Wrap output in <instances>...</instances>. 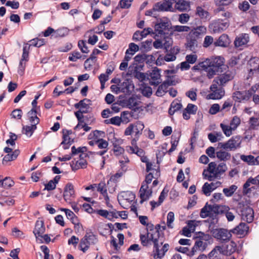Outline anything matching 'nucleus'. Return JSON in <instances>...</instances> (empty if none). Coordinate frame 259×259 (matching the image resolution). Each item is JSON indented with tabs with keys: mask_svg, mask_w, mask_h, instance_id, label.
<instances>
[{
	"mask_svg": "<svg viewBox=\"0 0 259 259\" xmlns=\"http://www.w3.org/2000/svg\"><path fill=\"white\" fill-rule=\"evenodd\" d=\"M208 202H207L205 205L201 209L200 215L202 218H205L207 217H212L213 218V213L211 212V210L209 209V207H208Z\"/></svg>",
	"mask_w": 259,
	"mask_h": 259,
	"instance_id": "c9c22d12",
	"label": "nucleus"
},
{
	"mask_svg": "<svg viewBox=\"0 0 259 259\" xmlns=\"http://www.w3.org/2000/svg\"><path fill=\"white\" fill-rule=\"evenodd\" d=\"M63 141L61 143V145H63L64 149H68L70 145L73 143V139H71L69 136L67 135L65 133H63Z\"/></svg>",
	"mask_w": 259,
	"mask_h": 259,
	"instance_id": "7c9ffc66",
	"label": "nucleus"
},
{
	"mask_svg": "<svg viewBox=\"0 0 259 259\" xmlns=\"http://www.w3.org/2000/svg\"><path fill=\"white\" fill-rule=\"evenodd\" d=\"M97 145L99 149H106L108 146V142L103 139V138H101L100 140H96Z\"/></svg>",
	"mask_w": 259,
	"mask_h": 259,
	"instance_id": "6e6d98bb",
	"label": "nucleus"
},
{
	"mask_svg": "<svg viewBox=\"0 0 259 259\" xmlns=\"http://www.w3.org/2000/svg\"><path fill=\"white\" fill-rule=\"evenodd\" d=\"M134 61L136 62V63H143L146 60V54L145 53L142 54H138L134 57Z\"/></svg>",
	"mask_w": 259,
	"mask_h": 259,
	"instance_id": "bf43d9fd",
	"label": "nucleus"
},
{
	"mask_svg": "<svg viewBox=\"0 0 259 259\" xmlns=\"http://www.w3.org/2000/svg\"><path fill=\"white\" fill-rule=\"evenodd\" d=\"M240 158L242 160L247 162L249 165H254V157L251 155H241Z\"/></svg>",
	"mask_w": 259,
	"mask_h": 259,
	"instance_id": "49530a36",
	"label": "nucleus"
},
{
	"mask_svg": "<svg viewBox=\"0 0 259 259\" xmlns=\"http://www.w3.org/2000/svg\"><path fill=\"white\" fill-rule=\"evenodd\" d=\"M154 27L155 31L158 34L165 35L169 34L168 31L172 29V27L171 26L170 21L168 20L164 21L160 19V22L155 24Z\"/></svg>",
	"mask_w": 259,
	"mask_h": 259,
	"instance_id": "6e6552de",
	"label": "nucleus"
},
{
	"mask_svg": "<svg viewBox=\"0 0 259 259\" xmlns=\"http://www.w3.org/2000/svg\"><path fill=\"white\" fill-rule=\"evenodd\" d=\"M189 6V2L185 0H179L175 6L176 8L181 12L187 10Z\"/></svg>",
	"mask_w": 259,
	"mask_h": 259,
	"instance_id": "72a5a7b5",
	"label": "nucleus"
},
{
	"mask_svg": "<svg viewBox=\"0 0 259 259\" xmlns=\"http://www.w3.org/2000/svg\"><path fill=\"white\" fill-rule=\"evenodd\" d=\"M216 157L220 161H227L230 159L231 155L228 152L220 150L216 152Z\"/></svg>",
	"mask_w": 259,
	"mask_h": 259,
	"instance_id": "f704fd0d",
	"label": "nucleus"
},
{
	"mask_svg": "<svg viewBox=\"0 0 259 259\" xmlns=\"http://www.w3.org/2000/svg\"><path fill=\"white\" fill-rule=\"evenodd\" d=\"M91 101L88 99L82 100V114L83 113H90L92 111L91 107Z\"/></svg>",
	"mask_w": 259,
	"mask_h": 259,
	"instance_id": "2f4dec72",
	"label": "nucleus"
},
{
	"mask_svg": "<svg viewBox=\"0 0 259 259\" xmlns=\"http://www.w3.org/2000/svg\"><path fill=\"white\" fill-rule=\"evenodd\" d=\"M148 185L146 184V183L143 182L139 191L140 197L141 198L140 202L141 204L143 203L145 201L148 200L150 197L152 195V190L148 189Z\"/></svg>",
	"mask_w": 259,
	"mask_h": 259,
	"instance_id": "9d476101",
	"label": "nucleus"
},
{
	"mask_svg": "<svg viewBox=\"0 0 259 259\" xmlns=\"http://www.w3.org/2000/svg\"><path fill=\"white\" fill-rule=\"evenodd\" d=\"M125 103L127 104V106H128L129 108H134L135 111H136V109H139L137 107L138 103L136 101V99L133 97H130L127 100L125 101Z\"/></svg>",
	"mask_w": 259,
	"mask_h": 259,
	"instance_id": "a19ab883",
	"label": "nucleus"
},
{
	"mask_svg": "<svg viewBox=\"0 0 259 259\" xmlns=\"http://www.w3.org/2000/svg\"><path fill=\"white\" fill-rule=\"evenodd\" d=\"M122 121V119L119 116H114L113 117L109 119L105 120L104 122L106 124H111L115 125H120L121 122Z\"/></svg>",
	"mask_w": 259,
	"mask_h": 259,
	"instance_id": "37998d69",
	"label": "nucleus"
},
{
	"mask_svg": "<svg viewBox=\"0 0 259 259\" xmlns=\"http://www.w3.org/2000/svg\"><path fill=\"white\" fill-rule=\"evenodd\" d=\"M228 149L230 150H233L236 149L237 147H240L241 143L240 137L239 136H236L232 137L228 141Z\"/></svg>",
	"mask_w": 259,
	"mask_h": 259,
	"instance_id": "aec40b11",
	"label": "nucleus"
},
{
	"mask_svg": "<svg viewBox=\"0 0 259 259\" xmlns=\"http://www.w3.org/2000/svg\"><path fill=\"white\" fill-rule=\"evenodd\" d=\"M20 150L17 149L15 150L12 153L6 154L3 159V164H5L8 162L15 160L17 158L18 156L20 154Z\"/></svg>",
	"mask_w": 259,
	"mask_h": 259,
	"instance_id": "cd10ccee",
	"label": "nucleus"
},
{
	"mask_svg": "<svg viewBox=\"0 0 259 259\" xmlns=\"http://www.w3.org/2000/svg\"><path fill=\"white\" fill-rule=\"evenodd\" d=\"M123 195H122V197L125 199L127 200L128 201H132L133 199L135 198V195L131 191H126L123 192Z\"/></svg>",
	"mask_w": 259,
	"mask_h": 259,
	"instance_id": "052dcab7",
	"label": "nucleus"
},
{
	"mask_svg": "<svg viewBox=\"0 0 259 259\" xmlns=\"http://www.w3.org/2000/svg\"><path fill=\"white\" fill-rule=\"evenodd\" d=\"M222 252V248L217 246L208 253L207 257L209 259H221Z\"/></svg>",
	"mask_w": 259,
	"mask_h": 259,
	"instance_id": "bb28decb",
	"label": "nucleus"
},
{
	"mask_svg": "<svg viewBox=\"0 0 259 259\" xmlns=\"http://www.w3.org/2000/svg\"><path fill=\"white\" fill-rule=\"evenodd\" d=\"M201 67L207 72L209 78H211L217 74L224 72L228 68L224 64V58L220 56L206 59L202 63Z\"/></svg>",
	"mask_w": 259,
	"mask_h": 259,
	"instance_id": "f257e3e1",
	"label": "nucleus"
},
{
	"mask_svg": "<svg viewBox=\"0 0 259 259\" xmlns=\"http://www.w3.org/2000/svg\"><path fill=\"white\" fill-rule=\"evenodd\" d=\"M240 123V118L237 116H235L230 122V125L232 127L233 130H235L237 126Z\"/></svg>",
	"mask_w": 259,
	"mask_h": 259,
	"instance_id": "0e129e2a",
	"label": "nucleus"
},
{
	"mask_svg": "<svg viewBox=\"0 0 259 259\" xmlns=\"http://www.w3.org/2000/svg\"><path fill=\"white\" fill-rule=\"evenodd\" d=\"M215 189V187H211L210 185L207 182L204 184L202 187V191L203 193L206 196L210 195L211 192Z\"/></svg>",
	"mask_w": 259,
	"mask_h": 259,
	"instance_id": "79ce46f5",
	"label": "nucleus"
},
{
	"mask_svg": "<svg viewBox=\"0 0 259 259\" xmlns=\"http://www.w3.org/2000/svg\"><path fill=\"white\" fill-rule=\"evenodd\" d=\"M229 26L228 23L222 19H218L210 23L209 29L213 33H219L225 30Z\"/></svg>",
	"mask_w": 259,
	"mask_h": 259,
	"instance_id": "1a4fd4ad",
	"label": "nucleus"
},
{
	"mask_svg": "<svg viewBox=\"0 0 259 259\" xmlns=\"http://www.w3.org/2000/svg\"><path fill=\"white\" fill-rule=\"evenodd\" d=\"M190 34L196 37H200L206 32V28L204 26H199L190 30Z\"/></svg>",
	"mask_w": 259,
	"mask_h": 259,
	"instance_id": "b1692460",
	"label": "nucleus"
},
{
	"mask_svg": "<svg viewBox=\"0 0 259 259\" xmlns=\"http://www.w3.org/2000/svg\"><path fill=\"white\" fill-rule=\"evenodd\" d=\"M253 87L247 91H235L232 95L233 100L236 102H241L244 101H248L254 92Z\"/></svg>",
	"mask_w": 259,
	"mask_h": 259,
	"instance_id": "0eeeda50",
	"label": "nucleus"
},
{
	"mask_svg": "<svg viewBox=\"0 0 259 259\" xmlns=\"http://www.w3.org/2000/svg\"><path fill=\"white\" fill-rule=\"evenodd\" d=\"M172 29L177 32H188L191 30V28L188 26L175 25L172 26Z\"/></svg>",
	"mask_w": 259,
	"mask_h": 259,
	"instance_id": "864d4df0",
	"label": "nucleus"
},
{
	"mask_svg": "<svg viewBox=\"0 0 259 259\" xmlns=\"http://www.w3.org/2000/svg\"><path fill=\"white\" fill-rule=\"evenodd\" d=\"M236 243L233 241H231L229 244L226 245V251L229 253V254H231L234 252L236 250Z\"/></svg>",
	"mask_w": 259,
	"mask_h": 259,
	"instance_id": "5fc2aeb1",
	"label": "nucleus"
},
{
	"mask_svg": "<svg viewBox=\"0 0 259 259\" xmlns=\"http://www.w3.org/2000/svg\"><path fill=\"white\" fill-rule=\"evenodd\" d=\"M161 70L157 67H154L151 72L149 73V76L152 81H150L149 83L151 85L157 86L161 81L160 72Z\"/></svg>",
	"mask_w": 259,
	"mask_h": 259,
	"instance_id": "4468645a",
	"label": "nucleus"
},
{
	"mask_svg": "<svg viewBox=\"0 0 259 259\" xmlns=\"http://www.w3.org/2000/svg\"><path fill=\"white\" fill-rule=\"evenodd\" d=\"M225 95V90L223 88L213 91L207 95L208 98L212 100L221 99Z\"/></svg>",
	"mask_w": 259,
	"mask_h": 259,
	"instance_id": "393cba45",
	"label": "nucleus"
},
{
	"mask_svg": "<svg viewBox=\"0 0 259 259\" xmlns=\"http://www.w3.org/2000/svg\"><path fill=\"white\" fill-rule=\"evenodd\" d=\"M79 159L76 160L74 159L70 163V166L73 170H75L81 168V154L79 155Z\"/></svg>",
	"mask_w": 259,
	"mask_h": 259,
	"instance_id": "de8ad7c7",
	"label": "nucleus"
},
{
	"mask_svg": "<svg viewBox=\"0 0 259 259\" xmlns=\"http://www.w3.org/2000/svg\"><path fill=\"white\" fill-rule=\"evenodd\" d=\"M196 14L203 21H208L210 18V15L209 13L201 7H197Z\"/></svg>",
	"mask_w": 259,
	"mask_h": 259,
	"instance_id": "a878e982",
	"label": "nucleus"
},
{
	"mask_svg": "<svg viewBox=\"0 0 259 259\" xmlns=\"http://www.w3.org/2000/svg\"><path fill=\"white\" fill-rule=\"evenodd\" d=\"M141 93L146 97L149 98L152 94V89L150 86L145 84L141 90Z\"/></svg>",
	"mask_w": 259,
	"mask_h": 259,
	"instance_id": "8fccbe9b",
	"label": "nucleus"
},
{
	"mask_svg": "<svg viewBox=\"0 0 259 259\" xmlns=\"http://www.w3.org/2000/svg\"><path fill=\"white\" fill-rule=\"evenodd\" d=\"M172 85V81L169 80H166L163 81L158 87L155 95L158 97L163 96L165 93L168 86Z\"/></svg>",
	"mask_w": 259,
	"mask_h": 259,
	"instance_id": "a211bd4d",
	"label": "nucleus"
},
{
	"mask_svg": "<svg viewBox=\"0 0 259 259\" xmlns=\"http://www.w3.org/2000/svg\"><path fill=\"white\" fill-rule=\"evenodd\" d=\"M227 167L226 164L224 163H221L219 164L218 167L216 166L215 172L213 175H208L206 173V170L205 169L203 170L202 175L203 178L207 179L209 181H212L214 179H221V176L227 170Z\"/></svg>",
	"mask_w": 259,
	"mask_h": 259,
	"instance_id": "423d86ee",
	"label": "nucleus"
},
{
	"mask_svg": "<svg viewBox=\"0 0 259 259\" xmlns=\"http://www.w3.org/2000/svg\"><path fill=\"white\" fill-rule=\"evenodd\" d=\"M68 33V30L66 28H62L58 29L54 31V33L52 36H54L55 37H64L67 35Z\"/></svg>",
	"mask_w": 259,
	"mask_h": 259,
	"instance_id": "c03bdc74",
	"label": "nucleus"
},
{
	"mask_svg": "<svg viewBox=\"0 0 259 259\" xmlns=\"http://www.w3.org/2000/svg\"><path fill=\"white\" fill-rule=\"evenodd\" d=\"M164 241V238H162V241L161 240H157L156 239H154L152 241V244H153V252H155L154 254V257L155 259H162V258L165 255V253L168 251L169 245L168 243H165L163 244L162 248L159 249L160 245H162Z\"/></svg>",
	"mask_w": 259,
	"mask_h": 259,
	"instance_id": "20e7f679",
	"label": "nucleus"
},
{
	"mask_svg": "<svg viewBox=\"0 0 259 259\" xmlns=\"http://www.w3.org/2000/svg\"><path fill=\"white\" fill-rule=\"evenodd\" d=\"M113 146L114 147L113 151L115 155H116V156L120 155L124 152V149L122 147H121V146L118 145L116 143H115V142L113 143Z\"/></svg>",
	"mask_w": 259,
	"mask_h": 259,
	"instance_id": "4d7b16f0",
	"label": "nucleus"
},
{
	"mask_svg": "<svg viewBox=\"0 0 259 259\" xmlns=\"http://www.w3.org/2000/svg\"><path fill=\"white\" fill-rule=\"evenodd\" d=\"M237 211L241 216V219L248 223H251L254 219L253 209L245 204L244 201L239 202L237 206Z\"/></svg>",
	"mask_w": 259,
	"mask_h": 259,
	"instance_id": "7ed1b4c3",
	"label": "nucleus"
},
{
	"mask_svg": "<svg viewBox=\"0 0 259 259\" xmlns=\"http://www.w3.org/2000/svg\"><path fill=\"white\" fill-rule=\"evenodd\" d=\"M175 219L174 213L172 211H169L167 215V226L169 228H172L173 227L171 226V223L174 222Z\"/></svg>",
	"mask_w": 259,
	"mask_h": 259,
	"instance_id": "680f3d73",
	"label": "nucleus"
},
{
	"mask_svg": "<svg viewBox=\"0 0 259 259\" xmlns=\"http://www.w3.org/2000/svg\"><path fill=\"white\" fill-rule=\"evenodd\" d=\"M208 207H209V209L211 210V212L213 213V217H215L219 214L225 215L226 211L230 210L228 206L218 204H210L208 205ZM213 219H214V218H213Z\"/></svg>",
	"mask_w": 259,
	"mask_h": 259,
	"instance_id": "ddd939ff",
	"label": "nucleus"
},
{
	"mask_svg": "<svg viewBox=\"0 0 259 259\" xmlns=\"http://www.w3.org/2000/svg\"><path fill=\"white\" fill-rule=\"evenodd\" d=\"M22 114L23 112L21 109H16L12 111L11 115L14 118L20 119L22 116Z\"/></svg>",
	"mask_w": 259,
	"mask_h": 259,
	"instance_id": "774afa93",
	"label": "nucleus"
},
{
	"mask_svg": "<svg viewBox=\"0 0 259 259\" xmlns=\"http://www.w3.org/2000/svg\"><path fill=\"white\" fill-rule=\"evenodd\" d=\"M220 126L223 133L227 137H229L232 135V131L233 130L231 126H229L223 123H221Z\"/></svg>",
	"mask_w": 259,
	"mask_h": 259,
	"instance_id": "603ef678",
	"label": "nucleus"
},
{
	"mask_svg": "<svg viewBox=\"0 0 259 259\" xmlns=\"http://www.w3.org/2000/svg\"><path fill=\"white\" fill-rule=\"evenodd\" d=\"M105 133L104 132L99 130H95L88 136V139L93 140H100L101 138H104Z\"/></svg>",
	"mask_w": 259,
	"mask_h": 259,
	"instance_id": "c85d7f7f",
	"label": "nucleus"
},
{
	"mask_svg": "<svg viewBox=\"0 0 259 259\" xmlns=\"http://www.w3.org/2000/svg\"><path fill=\"white\" fill-rule=\"evenodd\" d=\"M221 73L218 74L219 76L217 77L220 81V84L221 86H224L227 82L231 80L233 78L232 72L228 70V68Z\"/></svg>",
	"mask_w": 259,
	"mask_h": 259,
	"instance_id": "dca6fc26",
	"label": "nucleus"
},
{
	"mask_svg": "<svg viewBox=\"0 0 259 259\" xmlns=\"http://www.w3.org/2000/svg\"><path fill=\"white\" fill-rule=\"evenodd\" d=\"M45 227L43 221H37L35 225V228L33 230V233L36 238L38 237L41 236L42 234L45 232Z\"/></svg>",
	"mask_w": 259,
	"mask_h": 259,
	"instance_id": "4be33fe9",
	"label": "nucleus"
},
{
	"mask_svg": "<svg viewBox=\"0 0 259 259\" xmlns=\"http://www.w3.org/2000/svg\"><path fill=\"white\" fill-rule=\"evenodd\" d=\"M197 46V40L195 37H191L190 39H187V42L186 47L189 48L190 50L193 51L195 47Z\"/></svg>",
	"mask_w": 259,
	"mask_h": 259,
	"instance_id": "a18cd8bd",
	"label": "nucleus"
},
{
	"mask_svg": "<svg viewBox=\"0 0 259 259\" xmlns=\"http://www.w3.org/2000/svg\"><path fill=\"white\" fill-rule=\"evenodd\" d=\"M139 50V47L134 42H131L129 44L128 49L126 50L125 54H130V52H133L135 53Z\"/></svg>",
	"mask_w": 259,
	"mask_h": 259,
	"instance_id": "e2e57ef3",
	"label": "nucleus"
},
{
	"mask_svg": "<svg viewBox=\"0 0 259 259\" xmlns=\"http://www.w3.org/2000/svg\"><path fill=\"white\" fill-rule=\"evenodd\" d=\"M133 74L135 78L138 79L140 82H143L144 81L149 79V78L146 76V73L141 72L139 71L133 70Z\"/></svg>",
	"mask_w": 259,
	"mask_h": 259,
	"instance_id": "58836bf2",
	"label": "nucleus"
},
{
	"mask_svg": "<svg viewBox=\"0 0 259 259\" xmlns=\"http://www.w3.org/2000/svg\"><path fill=\"white\" fill-rule=\"evenodd\" d=\"M120 92L126 95H130L134 88L133 81L130 79H126L120 84Z\"/></svg>",
	"mask_w": 259,
	"mask_h": 259,
	"instance_id": "2eb2a0df",
	"label": "nucleus"
},
{
	"mask_svg": "<svg viewBox=\"0 0 259 259\" xmlns=\"http://www.w3.org/2000/svg\"><path fill=\"white\" fill-rule=\"evenodd\" d=\"M82 239V245H85L84 247H82V251L85 252L91 244H94L97 241L96 236L92 232L87 233L84 238Z\"/></svg>",
	"mask_w": 259,
	"mask_h": 259,
	"instance_id": "9b49d317",
	"label": "nucleus"
},
{
	"mask_svg": "<svg viewBox=\"0 0 259 259\" xmlns=\"http://www.w3.org/2000/svg\"><path fill=\"white\" fill-rule=\"evenodd\" d=\"M172 3L169 0H163L155 3L153 10L158 12L171 11Z\"/></svg>",
	"mask_w": 259,
	"mask_h": 259,
	"instance_id": "f8f14e48",
	"label": "nucleus"
},
{
	"mask_svg": "<svg viewBox=\"0 0 259 259\" xmlns=\"http://www.w3.org/2000/svg\"><path fill=\"white\" fill-rule=\"evenodd\" d=\"M249 40V37L247 34L243 33L239 37L236 38L234 45L236 47H242L246 45Z\"/></svg>",
	"mask_w": 259,
	"mask_h": 259,
	"instance_id": "5701e85b",
	"label": "nucleus"
},
{
	"mask_svg": "<svg viewBox=\"0 0 259 259\" xmlns=\"http://www.w3.org/2000/svg\"><path fill=\"white\" fill-rule=\"evenodd\" d=\"M161 226L160 224H157L154 227V231L151 234L148 233L147 234H140V240L141 244L143 246L148 247L152 244V241L154 239L161 240L162 241V238H164L163 232H160Z\"/></svg>",
	"mask_w": 259,
	"mask_h": 259,
	"instance_id": "f03ea898",
	"label": "nucleus"
},
{
	"mask_svg": "<svg viewBox=\"0 0 259 259\" xmlns=\"http://www.w3.org/2000/svg\"><path fill=\"white\" fill-rule=\"evenodd\" d=\"M237 189V186L235 185H232L229 188H224L223 190V192L226 197H231L234 194V192L236 191Z\"/></svg>",
	"mask_w": 259,
	"mask_h": 259,
	"instance_id": "ea45409f",
	"label": "nucleus"
},
{
	"mask_svg": "<svg viewBox=\"0 0 259 259\" xmlns=\"http://www.w3.org/2000/svg\"><path fill=\"white\" fill-rule=\"evenodd\" d=\"M27 116L31 123H34L35 120H37V122H39V119L37 116V109H31L27 113Z\"/></svg>",
	"mask_w": 259,
	"mask_h": 259,
	"instance_id": "e433bc0d",
	"label": "nucleus"
},
{
	"mask_svg": "<svg viewBox=\"0 0 259 259\" xmlns=\"http://www.w3.org/2000/svg\"><path fill=\"white\" fill-rule=\"evenodd\" d=\"M133 0H120L119 2L118 5L120 6L122 9H128L131 6V3Z\"/></svg>",
	"mask_w": 259,
	"mask_h": 259,
	"instance_id": "69168bd1",
	"label": "nucleus"
},
{
	"mask_svg": "<svg viewBox=\"0 0 259 259\" xmlns=\"http://www.w3.org/2000/svg\"><path fill=\"white\" fill-rule=\"evenodd\" d=\"M249 230V227L244 223H240L238 226L231 230L234 234L244 235Z\"/></svg>",
	"mask_w": 259,
	"mask_h": 259,
	"instance_id": "6ab92c4d",
	"label": "nucleus"
},
{
	"mask_svg": "<svg viewBox=\"0 0 259 259\" xmlns=\"http://www.w3.org/2000/svg\"><path fill=\"white\" fill-rule=\"evenodd\" d=\"M250 127L252 129H255L256 127L259 126L258 118L251 117L249 119Z\"/></svg>",
	"mask_w": 259,
	"mask_h": 259,
	"instance_id": "338daca9",
	"label": "nucleus"
},
{
	"mask_svg": "<svg viewBox=\"0 0 259 259\" xmlns=\"http://www.w3.org/2000/svg\"><path fill=\"white\" fill-rule=\"evenodd\" d=\"M231 233V231H228L224 228L214 229L211 231L212 236L222 243L230 240L232 237Z\"/></svg>",
	"mask_w": 259,
	"mask_h": 259,
	"instance_id": "39448f33",
	"label": "nucleus"
},
{
	"mask_svg": "<svg viewBox=\"0 0 259 259\" xmlns=\"http://www.w3.org/2000/svg\"><path fill=\"white\" fill-rule=\"evenodd\" d=\"M74 107L76 109H79L78 111L75 112V115L77 118L78 123L74 127V130H77L81 126V100L79 101L78 103L74 104Z\"/></svg>",
	"mask_w": 259,
	"mask_h": 259,
	"instance_id": "c756f323",
	"label": "nucleus"
},
{
	"mask_svg": "<svg viewBox=\"0 0 259 259\" xmlns=\"http://www.w3.org/2000/svg\"><path fill=\"white\" fill-rule=\"evenodd\" d=\"M198 107L196 105L189 103L187 107L184 109L186 110L189 114H195L197 111Z\"/></svg>",
	"mask_w": 259,
	"mask_h": 259,
	"instance_id": "3c124183",
	"label": "nucleus"
},
{
	"mask_svg": "<svg viewBox=\"0 0 259 259\" xmlns=\"http://www.w3.org/2000/svg\"><path fill=\"white\" fill-rule=\"evenodd\" d=\"M15 183L10 177H6L3 180H0V187L5 189H8L13 186Z\"/></svg>",
	"mask_w": 259,
	"mask_h": 259,
	"instance_id": "473e14b6",
	"label": "nucleus"
},
{
	"mask_svg": "<svg viewBox=\"0 0 259 259\" xmlns=\"http://www.w3.org/2000/svg\"><path fill=\"white\" fill-rule=\"evenodd\" d=\"M199 130L197 128L195 127L194 130V132L192 134V137L190 138V145L191 148L193 149L194 148L193 144L196 142L197 137L198 136Z\"/></svg>",
	"mask_w": 259,
	"mask_h": 259,
	"instance_id": "13d9d810",
	"label": "nucleus"
},
{
	"mask_svg": "<svg viewBox=\"0 0 259 259\" xmlns=\"http://www.w3.org/2000/svg\"><path fill=\"white\" fill-rule=\"evenodd\" d=\"M250 7V6L249 3L246 1L240 2L238 5L239 10L243 12H246L249 9Z\"/></svg>",
	"mask_w": 259,
	"mask_h": 259,
	"instance_id": "09e8293b",
	"label": "nucleus"
},
{
	"mask_svg": "<svg viewBox=\"0 0 259 259\" xmlns=\"http://www.w3.org/2000/svg\"><path fill=\"white\" fill-rule=\"evenodd\" d=\"M229 44L230 39L228 35L226 34H222L214 42V45L216 47H227Z\"/></svg>",
	"mask_w": 259,
	"mask_h": 259,
	"instance_id": "412c9836",
	"label": "nucleus"
},
{
	"mask_svg": "<svg viewBox=\"0 0 259 259\" xmlns=\"http://www.w3.org/2000/svg\"><path fill=\"white\" fill-rule=\"evenodd\" d=\"M74 190L73 186L70 184L68 183L65 188L63 193V197L66 202H70L72 198L74 197Z\"/></svg>",
	"mask_w": 259,
	"mask_h": 259,
	"instance_id": "f3484780",
	"label": "nucleus"
},
{
	"mask_svg": "<svg viewBox=\"0 0 259 259\" xmlns=\"http://www.w3.org/2000/svg\"><path fill=\"white\" fill-rule=\"evenodd\" d=\"M152 40L151 39H147L145 41L141 42L140 50L144 52H148L150 51L152 47Z\"/></svg>",
	"mask_w": 259,
	"mask_h": 259,
	"instance_id": "4c0bfd02",
	"label": "nucleus"
}]
</instances>
